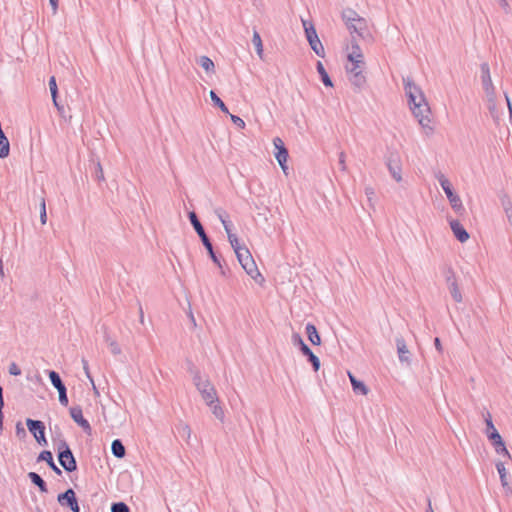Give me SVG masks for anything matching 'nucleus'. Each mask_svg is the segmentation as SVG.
<instances>
[{
    "label": "nucleus",
    "instance_id": "obj_28",
    "mask_svg": "<svg viewBox=\"0 0 512 512\" xmlns=\"http://www.w3.org/2000/svg\"><path fill=\"white\" fill-rule=\"evenodd\" d=\"M215 214L217 215L218 219L221 221L225 232H227L228 230H231L232 223L229 220V215L227 214V212L222 208H217V209H215Z\"/></svg>",
    "mask_w": 512,
    "mask_h": 512
},
{
    "label": "nucleus",
    "instance_id": "obj_31",
    "mask_svg": "<svg viewBox=\"0 0 512 512\" xmlns=\"http://www.w3.org/2000/svg\"><path fill=\"white\" fill-rule=\"evenodd\" d=\"M348 76L351 84L358 89H361L366 83V77L364 76L363 71Z\"/></svg>",
    "mask_w": 512,
    "mask_h": 512
},
{
    "label": "nucleus",
    "instance_id": "obj_5",
    "mask_svg": "<svg viewBox=\"0 0 512 512\" xmlns=\"http://www.w3.org/2000/svg\"><path fill=\"white\" fill-rule=\"evenodd\" d=\"M291 342L294 346H297L302 354L307 357V360L311 363L312 368L315 372L320 369V359L316 356L313 351L309 348V346L304 342L301 335L297 332H294L291 336Z\"/></svg>",
    "mask_w": 512,
    "mask_h": 512
},
{
    "label": "nucleus",
    "instance_id": "obj_16",
    "mask_svg": "<svg viewBox=\"0 0 512 512\" xmlns=\"http://www.w3.org/2000/svg\"><path fill=\"white\" fill-rule=\"evenodd\" d=\"M449 224L451 227V230L455 236V238L460 241L461 243L466 242L469 239V233L466 231V229L463 227V225L455 219L449 220Z\"/></svg>",
    "mask_w": 512,
    "mask_h": 512
},
{
    "label": "nucleus",
    "instance_id": "obj_12",
    "mask_svg": "<svg viewBox=\"0 0 512 512\" xmlns=\"http://www.w3.org/2000/svg\"><path fill=\"white\" fill-rule=\"evenodd\" d=\"M197 390L201 394L202 399L205 401L206 404L218 402L216 389L209 381V379H205L204 384L198 387Z\"/></svg>",
    "mask_w": 512,
    "mask_h": 512
},
{
    "label": "nucleus",
    "instance_id": "obj_15",
    "mask_svg": "<svg viewBox=\"0 0 512 512\" xmlns=\"http://www.w3.org/2000/svg\"><path fill=\"white\" fill-rule=\"evenodd\" d=\"M396 347H397L399 361L401 363H406L407 365H410L411 364V353L408 350L406 342L403 337L396 338Z\"/></svg>",
    "mask_w": 512,
    "mask_h": 512
},
{
    "label": "nucleus",
    "instance_id": "obj_53",
    "mask_svg": "<svg viewBox=\"0 0 512 512\" xmlns=\"http://www.w3.org/2000/svg\"><path fill=\"white\" fill-rule=\"evenodd\" d=\"M346 155L345 153L342 151L339 153V166H340V169L342 171H346L347 170V166H346Z\"/></svg>",
    "mask_w": 512,
    "mask_h": 512
},
{
    "label": "nucleus",
    "instance_id": "obj_50",
    "mask_svg": "<svg viewBox=\"0 0 512 512\" xmlns=\"http://www.w3.org/2000/svg\"><path fill=\"white\" fill-rule=\"evenodd\" d=\"M109 347L112 354L119 355L121 353V348L116 341L109 342Z\"/></svg>",
    "mask_w": 512,
    "mask_h": 512
},
{
    "label": "nucleus",
    "instance_id": "obj_27",
    "mask_svg": "<svg viewBox=\"0 0 512 512\" xmlns=\"http://www.w3.org/2000/svg\"><path fill=\"white\" fill-rule=\"evenodd\" d=\"M316 70L319 73L321 81L323 82V84L326 87H332L333 86L332 80H331L329 74L327 73V71H326V69H325V67H324V65L322 64L321 61H317V63H316Z\"/></svg>",
    "mask_w": 512,
    "mask_h": 512
},
{
    "label": "nucleus",
    "instance_id": "obj_34",
    "mask_svg": "<svg viewBox=\"0 0 512 512\" xmlns=\"http://www.w3.org/2000/svg\"><path fill=\"white\" fill-rule=\"evenodd\" d=\"M235 254L237 256V259L239 261V263L241 264V266L245 263L248 262V260H252L253 257L250 253V251L244 246L243 248L235 251Z\"/></svg>",
    "mask_w": 512,
    "mask_h": 512
},
{
    "label": "nucleus",
    "instance_id": "obj_19",
    "mask_svg": "<svg viewBox=\"0 0 512 512\" xmlns=\"http://www.w3.org/2000/svg\"><path fill=\"white\" fill-rule=\"evenodd\" d=\"M26 425L29 432L36 438V435L45 433V425L40 420H34L31 418L26 419Z\"/></svg>",
    "mask_w": 512,
    "mask_h": 512
},
{
    "label": "nucleus",
    "instance_id": "obj_47",
    "mask_svg": "<svg viewBox=\"0 0 512 512\" xmlns=\"http://www.w3.org/2000/svg\"><path fill=\"white\" fill-rule=\"evenodd\" d=\"M58 395H59V402L61 403V405L67 406L68 402H69L68 396H67V388L63 387V389L58 390Z\"/></svg>",
    "mask_w": 512,
    "mask_h": 512
},
{
    "label": "nucleus",
    "instance_id": "obj_39",
    "mask_svg": "<svg viewBox=\"0 0 512 512\" xmlns=\"http://www.w3.org/2000/svg\"><path fill=\"white\" fill-rule=\"evenodd\" d=\"M39 200V213L41 224L44 225L47 222L46 203L43 196H38Z\"/></svg>",
    "mask_w": 512,
    "mask_h": 512
},
{
    "label": "nucleus",
    "instance_id": "obj_55",
    "mask_svg": "<svg viewBox=\"0 0 512 512\" xmlns=\"http://www.w3.org/2000/svg\"><path fill=\"white\" fill-rule=\"evenodd\" d=\"M35 440L37 441V443L39 445H42V446H46L47 445V440H46V437H45V433H41L40 435H36Z\"/></svg>",
    "mask_w": 512,
    "mask_h": 512
},
{
    "label": "nucleus",
    "instance_id": "obj_45",
    "mask_svg": "<svg viewBox=\"0 0 512 512\" xmlns=\"http://www.w3.org/2000/svg\"><path fill=\"white\" fill-rule=\"evenodd\" d=\"M82 364H83V369H84V372L87 376V378L90 380L91 384L93 385V389L95 391L96 394H98V390L96 389V386L94 384V380L90 374V370H89V365H88V361L86 359H82Z\"/></svg>",
    "mask_w": 512,
    "mask_h": 512
},
{
    "label": "nucleus",
    "instance_id": "obj_3",
    "mask_svg": "<svg viewBox=\"0 0 512 512\" xmlns=\"http://www.w3.org/2000/svg\"><path fill=\"white\" fill-rule=\"evenodd\" d=\"M57 457L60 465L68 472L77 470V461L66 440H60L57 444Z\"/></svg>",
    "mask_w": 512,
    "mask_h": 512
},
{
    "label": "nucleus",
    "instance_id": "obj_8",
    "mask_svg": "<svg viewBox=\"0 0 512 512\" xmlns=\"http://www.w3.org/2000/svg\"><path fill=\"white\" fill-rule=\"evenodd\" d=\"M57 500L61 506L68 507L72 512H80L78 500L72 488H68L65 492L58 494Z\"/></svg>",
    "mask_w": 512,
    "mask_h": 512
},
{
    "label": "nucleus",
    "instance_id": "obj_62",
    "mask_svg": "<svg viewBox=\"0 0 512 512\" xmlns=\"http://www.w3.org/2000/svg\"><path fill=\"white\" fill-rule=\"evenodd\" d=\"M498 1H499V3H500V6H501L503 9L507 10V8H509V4H508V2H507L506 0H498Z\"/></svg>",
    "mask_w": 512,
    "mask_h": 512
},
{
    "label": "nucleus",
    "instance_id": "obj_33",
    "mask_svg": "<svg viewBox=\"0 0 512 512\" xmlns=\"http://www.w3.org/2000/svg\"><path fill=\"white\" fill-rule=\"evenodd\" d=\"M177 434L179 437H181L183 440H185L187 443H189V439L191 437V428L188 424L180 423L176 427Z\"/></svg>",
    "mask_w": 512,
    "mask_h": 512
},
{
    "label": "nucleus",
    "instance_id": "obj_26",
    "mask_svg": "<svg viewBox=\"0 0 512 512\" xmlns=\"http://www.w3.org/2000/svg\"><path fill=\"white\" fill-rule=\"evenodd\" d=\"M349 64L346 65V72L348 75L362 72L365 66L364 60L358 59V60H348Z\"/></svg>",
    "mask_w": 512,
    "mask_h": 512
},
{
    "label": "nucleus",
    "instance_id": "obj_23",
    "mask_svg": "<svg viewBox=\"0 0 512 512\" xmlns=\"http://www.w3.org/2000/svg\"><path fill=\"white\" fill-rule=\"evenodd\" d=\"M485 424H486V436L489 440L496 438L497 436L500 435L498 430L495 428V426L493 424L492 417L489 412H487V414H486Z\"/></svg>",
    "mask_w": 512,
    "mask_h": 512
},
{
    "label": "nucleus",
    "instance_id": "obj_7",
    "mask_svg": "<svg viewBox=\"0 0 512 512\" xmlns=\"http://www.w3.org/2000/svg\"><path fill=\"white\" fill-rule=\"evenodd\" d=\"M444 275H445L446 283L448 285V289L450 291V294H451L453 300L457 303H460L462 301V294L458 287L456 276H455V273H454L452 267H450V266L446 267V269L444 271Z\"/></svg>",
    "mask_w": 512,
    "mask_h": 512
},
{
    "label": "nucleus",
    "instance_id": "obj_60",
    "mask_svg": "<svg viewBox=\"0 0 512 512\" xmlns=\"http://www.w3.org/2000/svg\"><path fill=\"white\" fill-rule=\"evenodd\" d=\"M2 409H3V407H0V435L2 434V431H3V419H4Z\"/></svg>",
    "mask_w": 512,
    "mask_h": 512
},
{
    "label": "nucleus",
    "instance_id": "obj_64",
    "mask_svg": "<svg viewBox=\"0 0 512 512\" xmlns=\"http://www.w3.org/2000/svg\"><path fill=\"white\" fill-rule=\"evenodd\" d=\"M0 407H4L3 388L0 385Z\"/></svg>",
    "mask_w": 512,
    "mask_h": 512
},
{
    "label": "nucleus",
    "instance_id": "obj_43",
    "mask_svg": "<svg viewBox=\"0 0 512 512\" xmlns=\"http://www.w3.org/2000/svg\"><path fill=\"white\" fill-rule=\"evenodd\" d=\"M111 512H130V508L124 502H115L111 505Z\"/></svg>",
    "mask_w": 512,
    "mask_h": 512
},
{
    "label": "nucleus",
    "instance_id": "obj_46",
    "mask_svg": "<svg viewBox=\"0 0 512 512\" xmlns=\"http://www.w3.org/2000/svg\"><path fill=\"white\" fill-rule=\"evenodd\" d=\"M435 177L438 180V182H439L440 186L442 187V189H446V188L449 187V185H451L450 181L441 172H438L435 175Z\"/></svg>",
    "mask_w": 512,
    "mask_h": 512
},
{
    "label": "nucleus",
    "instance_id": "obj_17",
    "mask_svg": "<svg viewBox=\"0 0 512 512\" xmlns=\"http://www.w3.org/2000/svg\"><path fill=\"white\" fill-rule=\"evenodd\" d=\"M242 268L256 283L261 285L265 281L264 277L259 272L254 259L250 261L248 260L247 263L242 265Z\"/></svg>",
    "mask_w": 512,
    "mask_h": 512
},
{
    "label": "nucleus",
    "instance_id": "obj_41",
    "mask_svg": "<svg viewBox=\"0 0 512 512\" xmlns=\"http://www.w3.org/2000/svg\"><path fill=\"white\" fill-rule=\"evenodd\" d=\"M49 88L52 96V101L56 102V99H58V87L56 83V78L54 76H51L49 79Z\"/></svg>",
    "mask_w": 512,
    "mask_h": 512
},
{
    "label": "nucleus",
    "instance_id": "obj_59",
    "mask_svg": "<svg viewBox=\"0 0 512 512\" xmlns=\"http://www.w3.org/2000/svg\"><path fill=\"white\" fill-rule=\"evenodd\" d=\"M54 106L57 108L58 112L60 114H63L64 112V106L61 105L59 102H58V99H56V102H53Z\"/></svg>",
    "mask_w": 512,
    "mask_h": 512
},
{
    "label": "nucleus",
    "instance_id": "obj_24",
    "mask_svg": "<svg viewBox=\"0 0 512 512\" xmlns=\"http://www.w3.org/2000/svg\"><path fill=\"white\" fill-rule=\"evenodd\" d=\"M347 58H348V60H358V59L364 60V56L361 51V48H360L359 44L357 43L354 36H352V40H351V52L348 54Z\"/></svg>",
    "mask_w": 512,
    "mask_h": 512
},
{
    "label": "nucleus",
    "instance_id": "obj_63",
    "mask_svg": "<svg viewBox=\"0 0 512 512\" xmlns=\"http://www.w3.org/2000/svg\"><path fill=\"white\" fill-rule=\"evenodd\" d=\"M505 99H506V102H507L508 111L510 112V107H512V102H511L510 97L508 96L507 93H505Z\"/></svg>",
    "mask_w": 512,
    "mask_h": 512
},
{
    "label": "nucleus",
    "instance_id": "obj_25",
    "mask_svg": "<svg viewBox=\"0 0 512 512\" xmlns=\"http://www.w3.org/2000/svg\"><path fill=\"white\" fill-rule=\"evenodd\" d=\"M111 451H112V454L118 459H122L126 455L125 446L123 445V443L120 439H115L112 441Z\"/></svg>",
    "mask_w": 512,
    "mask_h": 512
},
{
    "label": "nucleus",
    "instance_id": "obj_61",
    "mask_svg": "<svg viewBox=\"0 0 512 512\" xmlns=\"http://www.w3.org/2000/svg\"><path fill=\"white\" fill-rule=\"evenodd\" d=\"M138 306H139V318H140V322L143 323L144 322V313H143V309H142V306H141V303L138 302Z\"/></svg>",
    "mask_w": 512,
    "mask_h": 512
},
{
    "label": "nucleus",
    "instance_id": "obj_32",
    "mask_svg": "<svg viewBox=\"0 0 512 512\" xmlns=\"http://www.w3.org/2000/svg\"><path fill=\"white\" fill-rule=\"evenodd\" d=\"M197 63L207 72L214 73L215 65L214 62L208 56H200Z\"/></svg>",
    "mask_w": 512,
    "mask_h": 512
},
{
    "label": "nucleus",
    "instance_id": "obj_48",
    "mask_svg": "<svg viewBox=\"0 0 512 512\" xmlns=\"http://www.w3.org/2000/svg\"><path fill=\"white\" fill-rule=\"evenodd\" d=\"M230 118H231V121L238 127V128H241V129H244L245 128V122L242 118H240L239 116L237 115H232L230 114Z\"/></svg>",
    "mask_w": 512,
    "mask_h": 512
},
{
    "label": "nucleus",
    "instance_id": "obj_35",
    "mask_svg": "<svg viewBox=\"0 0 512 512\" xmlns=\"http://www.w3.org/2000/svg\"><path fill=\"white\" fill-rule=\"evenodd\" d=\"M210 98L213 104L218 107L223 113L229 114V110L225 103L220 99V97L215 93V91H210Z\"/></svg>",
    "mask_w": 512,
    "mask_h": 512
},
{
    "label": "nucleus",
    "instance_id": "obj_30",
    "mask_svg": "<svg viewBox=\"0 0 512 512\" xmlns=\"http://www.w3.org/2000/svg\"><path fill=\"white\" fill-rule=\"evenodd\" d=\"M91 163L94 168V171H93L94 180H96L98 183L105 181L103 168H102V165H101L99 159H97V160L92 159Z\"/></svg>",
    "mask_w": 512,
    "mask_h": 512
},
{
    "label": "nucleus",
    "instance_id": "obj_56",
    "mask_svg": "<svg viewBox=\"0 0 512 512\" xmlns=\"http://www.w3.org/2000/svg\"><path fill=\"white\" fill-rule=\"evenodd\" d=\"M434 345H435V348L437 349V351L439 353H442L443 352V347H442V343H441V340L440 338L436 337L434 339Z\"/></svg>",
    "mask_w": 512,
    "mask_h": 512
},
{
    "label": "nucleus",
    "instance_id": "obj_51",
    "mask_svg": "<svg viewBox=\"0 0 512 512\" xmlns=\"http://www.w3.org/2000/svg\"><path fill=\"white\" fill-rule=\"evenodd\" d=\"M492 445L494 446L495 450L498 449V447H501L505 444L504 440L502 439L501 435L497 436L496 438H493L489 440Z\"/></svg>",
    "mask_w": 512,
    "mask_h": 512
},
{
    "label": "nucleus",
    "instance_id": "obj_2",
    "mask_svg": "<svg viewBox=\"0 0 512 512\" xmlns=\"http://www.w3.org/2000/svg\"><path fill=\"white\" fill-rule=\"evenodd\" d=\"M188 218H189L190 223L193 226L194 230L196 231L199 238L201 239L202 244L206 248L209 257L220 268L221 274L225 275V270L223 269L220 258L215 253L212 242H211L210 238L208 237V235L206 234L205 229H204L203 225L201 224L200 220L198 219L197 214L194 211H191L188 213Z\"/></svg>",
    "mask_w": 512,
    "mask_h": 512
},
{
    "label": "nucleus",
    "instance_id": "obj_1",
    "mask_svg": "<svg viewBox=\"0 0 512 512\" xmlns=\"http://www.w3.org/2000/svg\"><path fill=\"white\" fill-rule=\"evenodd\" d=\"M405 94L408 98L409 107L419 124L423 128H429L431 123V110L422 89L416 85L411 77L403 78Z\"/></svg>",
    "mask_w": 512,
    "mask_h": 512
},
{
    "label": "nucleus",
    "instance_id": "obj_44",
    "mask_svg": "<svg viewBox=\"0 0 512 512\" xmlns=\"http://www.w3.org/2000/svg\"><path fill=\"white\" fill-rule=\"evenodd\" d=\"M496 469L499 473L500 480L503 486L507 485L506 482V469L503 462H497L496 463Z\"/></svg>",
    "mask_w": 512,
    "mask_h": 512
},
{
    "label": "nucleus",
    "instance_id": "obj_21",
    "mask_svg": "<svg viewBox=\"0 0 512 512\" xmlns=\"http://www.w3.org/2000/svg\"><path fill=\"white\" fill-rule=\"evenodd\" d=\"M305 329H306V334H307L308 340L313 345H320L321 344V337L319 335V332H318L316 326L314 324H312V323H307Z\"/></svg>",
    "mask_w": 512,
    "mask_h": 512
},
{
    "label": "nucleus",
    "instance_id": "obj_58",
    "mask_svg": "<svg viewBox=\"0 0 512 512\" xmlns=\"http://www.w3.org/2000/svg\"><path fill=\"white\" fill-rule=\"evenodd\" d=\"M365 194H366L368 200H371L372 197L375 195L374 189L372 187H366Z\"/></svg>",
    "mask_w": 512,
    "mask_h": 512
},
{
    "label": "nucleus",
    "instance_id": "obj_18",
    "mask_svg": "<svg viewBox=\"0 0 512 512\" xmlns=\"http://www.w3.org/2000/svg\"><path fill=\"white\" fill-rule=\"evenodd\" d=\"M37 461L41 462L44 461L47 463L49 468L57 475H62V470L55 464L52 452L49 450H43L39 453L37 457Z\"/></svg>",
    "mask_w": 512,
    "mask_h": 512
},
{
    "label": "nucleus",
    "instance_id": "obj_36",
    "mask_svg": "<svg viewBox=\"0 0 512 512\" xmlns=\"http://www.w3.org/2000/svg\"><path fill=\"white\" fill-rule=\"evenodd\" d=\"M360 16L358 13L353 9H345L342 12V19L345 22L346 26L351 24L353 21H355L356 18H359Z\"/></svg>",
    "mask_w": 512,
    "mask_h": 512
},
{
    "label": "nucleus",
    "instance_id": "obj_10",
    "mask_svg": "<svg viewBox=\"0 0 512 512\" xmlns=\"http://www.w3.org/2000/svg\"><path fill=\"white\" fill-rule=\"evenodd\" d=\"M347 29L350 31L352 36L357 34V36L362 39H366L371 36L367 27V21L363 17L356 18L355 21L347 25Z\"/></svg>",
    "mask_w": 512,
    "mask_h": 512
},
{
    "label": "nucleus",
    "instance_id": "obj_54",
    "mask_svg": "<svg viewBox=\"0 0 512 512\" xmlns=\"http://www.w3.org/2000/svg\"><path fill=\"white\" fill-rule=\"evenodd\" d=\"M497 454L503 455L505 457L511 458L509 451L507 450L505 444L498 449L495 450Z\"/></svg>",
    "mask_w": 512,
    "mask_h": 512
},
{
    "label": "nucleus",
    "instance_id": "obj_14",
    "mask_svg": "<svg viewBox=\"0 0 512 512\" xmlns=\"http://www.w3.org/2000/svg\"><path fill=\"white\" fill-rule=\"evenodd\" d=\"M445 192L447 199L449 200V203L452 207V209L458 214L463 215L465 212V208L462 204V201L457 193L453 190L452 184L449 185L448 188L443 189Z\"/></svg>",
    "mask_w": 512,
    "mask_h": 512
},
{
    "label": "nucleus",
    "instance_id": "obj_20",
    "mask_svg": "<svg viewBox=\"0 0 512 512\" xmlns=\"http://www.w3.org/2000/svg\"><path fill=\"white\" fill-rule=\"evenodd\" d=\"M348 376L355 394L367 395L369 392L368 387L363 381L358 380L352 373L348 372Z\"/></svg>",
    "mask_w": 512,
    "mask_h": 512
},
{
    "label": "nucleus",
    "instance_id": "obj_40",
    "mask_svg": "<svg viewBox=\"0 0 512 512\" xmlns=\"http://www.w3.org/2000/svg\"><path fill=\"white\" fill-rule=\"evenodd\" d=\"M226 234H227L228 241H229L231 247L233 248L234 252L244 247L239 244L238 237L236 234L232 233V230H228L226 232Z\"/></svg>",
    "mask_w": 512,
    "mask_h": 512
},
{
    "label": "nucleus",
    "instance_id": "obj_42",
    "mask_svg": "<svg viewBox=\"0 0 512 512\" xmlns=\"http://www.w3.org/2000/svg\"><path fill=\"white\" fill-rule=\"evenodd\" d=\"M190 372L193 376V383L196 386V388L202 386L204 384L205 379H202L200 371L196 368H191Z\"/></svg>",
    "mask_w": 512,
    "mask_h": 512
},
{
    "label": "nucleus",
    "instance_id": "obj_22",
    "mask_svg": "<svg viewBox=\"0 0 512 512\" xmlns=\"http://www.w3.org/2000/svg\"><path fill=\"white\" fill-rule=\"evenodd\" d=\"M28 478L30 479L32 484H34L35 486H37L39 488V490L42 493H47L48 492V488H47L46 482L43 480V478L38 473H36V472H29L28 473Z\"/></svg>",
    "mask_w": 512,
    "mask_h": 512
},
{
    "label": "nucleus",
    "instance_id": "obj_37",
    "mask_svg": "<svg viewBox=\"0 0 512 512\" xmlns=\"http://www.w3.org/2000/svg\"><path fill=\"white\" fill-rule=\"evenodd\" d=\"M252 43L255 46L257 55L262 59L263 58V44L260 34L255 30L252 37Z\"/></svg>",
    "mask_w": 512,
    "mask_h": 512
},
{
    "label": "nucleus",
    "instance_id": "obj_13",
    "mask_svg": "<svg viewBox=\"0 0 512 512\" xmlns=\"http://www.w3.org/2000/svg\"><path fill=\"white\" fill-rule=\"evenodd\" d=\"M71 418L76 422L87 434H91L92 428L90 423L84 418L81 406H73L69 410Z\"/></svg>",
    "mask_w": 512,
    "mask_h": 512
},
{
    "label": "nucleus",
    "instance_id": "obj_49",
    "mask_svg": "<svg viewBox=\"0 0 512 512\" xmlns=\"http://www.w3.org/2000/svg\"><path fill=\"white\" fill-rule=\"evenodd\" d=\"M15 428H16V435H17V437H19V438L26 437V430L24 429V427H23L21 422H18L16 424Z\"/></svg>",
    "mask_w": 512,
    "mask_h": 512
},
{
    "label": "nucleus",
    "instance_id": "obj_57",
    "mask_svg": "<svg viewBox=\"0 0 512 512\" xmlns=\"http://www.w3.org/2000/svg\"><path fill=\"white\" fill-rule=\"evenodd\" d=\"M53 15L57 13L59 0H49Z\"/></svg>",
    "mask_w": 512,
    "mask_h": 512
},
{
    "label": "nucleus",
    "instance_id": "obj_6",
    "mask_svg": "<svg viewBox=\"0 0 512 512\" xmlns=\"http://www.w3.org/2000/svg\"><path fill=\"white\" fill-rule=\"evenodd\" d=\"M386 166L396 182L402 181V163L401 157L397 151H388L385 156Z\"/></svg>",
    "mask_w": 512,
    "mask_h": 512
},
{
    "label": "nucleus",
    "instance_id": "obj_4",
    "mask_svg": "<svg viewBox=\"0 0 512 512\" xmlns=\"http://www.w3.org/2000/svg\"><path fill=\"white\" fill-rule=\"evenodd\" d=\"M302 23L305 30L306 39L311 49L315 52L316 55L323 58L325 56V50L317 35L313 23L307 20H302Z\"/></svg>",
    "mask_w": 512,
    "mask_h": 512
},
{
    "label": "nucleus",
    "instance_id": "obj_38",
    "mask_svg": "<svg viewBox=\"0 0 512 512\" xmlns=\"http://www.w3.org/2000/svg\"><path fill=\"white\" fill-rule=\"evenodd\" d=\"M210 408H211V412L212 414L218 419L220 420L221 422L224 421V410L223 408L220 406L219 404V401L218 402H214L212 404H207Z\"/></svg>",
    "mask_w": 512,
    "mask_h": 512
},
{
    "label": "nucleus",
    "instance_id": "obj_52",
    "mask_svg": "<svg viewBox=\"0 0 512 512\" xmlns=\"http://www.w3.org/2000/svg\"><path fill=\"white\" fill-rule=\"evenodd\" d=\"M9 373L13 376H18L21 374V369L18 367L16 363H11L9 366Z\"/></svg>",
    "mask_w": 512,
    "mask_h": 512
},
{
    "label": "nucleus",
    "instance_id": "obj_9",
    "mask_svg": "<svg viewBox=\"0 0 512 512\" xmlns=\"http://www.w3.org/2000/svg\"><path fill=\"white\" fill-rule=\"evenodd\" d=\"M481 69V81L483 85V89L487 95V97L492 100L495 97V87L492 83L490 68L487 62H484L480 65Z\"/></svg>",
    "mask_w": 512,
    "mask_h": 512
},
{
    "label": "nucleus",
    "instance_id": "obj_29",
    "mask_svg": "<svg viewBox=\"0 0 512 512\" xmlns=\"http://www.w3.org/2000/svg\"><path fill=\"white\" fill-rule=\"evenodd\" d=\"M47 374L51 384L57 391L63 389V387H66L58 372L54 370H48Z\"/></svg>",
    "mask_w": 512,
    "mask_h": 512
},
{
    "label": "nucleus",
    "instance_id": "obj_11",
    "mask_svg": "<svg viewBox=\"0 0 512 512\" xmlns=\"http://www.w3.org/2000/svg\"><path fill=\"white\" fill-rule=\"evenodd\" d=\"M273 144H274V147H275V158L277 160V162L279 163L280 167L282 168V170L284 172H286L287 170V159H288V150L287 148L285 147L284 145V142L279 138V137H276L273 139Z\"/></svg>",
    "mask_w": 512,
    "mask_h": 512
}]
</instances>
